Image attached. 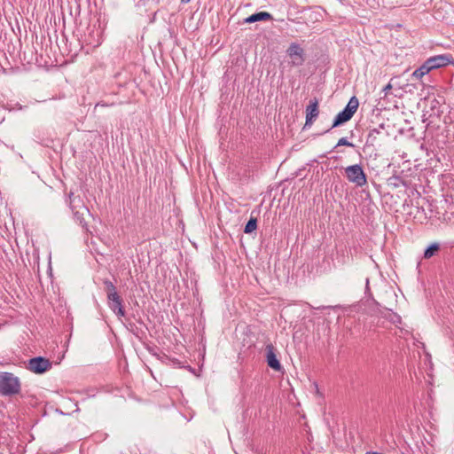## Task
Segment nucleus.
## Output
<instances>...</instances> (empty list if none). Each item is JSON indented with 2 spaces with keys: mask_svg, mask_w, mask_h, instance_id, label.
<instances>
[{
  "mask_svg": "<svg viewBox=\"0 0 454 454\" xmlns=\"http://www.w3.org/2000/svg\"><path fill=\"white\" fill-rule=\"evenodd\" d=\"M103 284H104V286H105L104 288H105V292L106 294V296L118 293L117 290H116L115 286L109 279H104L103 280Z\"/></svg>",
  "mask_w": 454,
  "mask_h": 454,
  "instance_id": "nucleus-16",
  "label": "nucleus"
},
{
  "mask_svg": "<svg viewBox=\"0 0 454 454\" xmlns=\"http://www.w3.org/2000/svg\"><path fill=\"white\" fill-rule=\"evenodd\" d=\"M26 368L35 374H43L51 368V363L45 357L36 356L29 359Z\"/></svg>",
  "mask_w": 454,
  "mask_h": 454,
  "instance_id": "nucleus-5",
  "label": "nucleus"
},
{
  "mask_svg": "<svg viewBox=\"0 0 454 454\" xmlns=\"http://www.w3.org/2000/svg\"><path fill=\"white\" fill-rule=\"evenodd\" d=\"M338 146H349V147H354V144L350 143L348 141L347 137H341L339 139L337 145H335V147H338Z\"/></svg>",
  "mask_w": 454,
  "mask_h": 454,
  "instance_id": "nucleus-18",
  "label": "nucleus"
},
{
  "mask_svg": "<svg viewBox=\"0 0 454 454\" xmlns=\"http://www.w3.org/2000/svg\"><path fill=\"white\" fill-rule=\"evenodd\" d=\"M190 1H191V0H181V3H182V4H187V3H189Z\"/></svg>",
  "mask_w": 454,
  "mask_h": 454,
  "instance_id": "nucleus-20",
  "label": "nucleus"
},
{
  "mask_svg": "<svg viewBox=\"0 0 454 454\" xmlns=\"http://www.w3.org/2000/svg\"><path fill=\"white\" fill-rule=\"evenodd\" d=\"M359 106V102H358V99L356 98V97L353 96L348 103L347 104V106H345V109L347 111H348L351 114H355V113L356 112L357 108Z\"/></svg>",
  "mask_w": 454,
  "mask_h": 454,
  "instance_id": "nucleus-15",
  "label": "nucleus"
},
{
  "mask_svg": "<svg viewBox=\"0 0 454 454\" xmlns=\"http://www.w3.org/2000/svg\"><path fill=\"white\" fill-rule=\"evenodd\" d=\"M353 117V114H351L348 111H347L345 108L340 112L334 118L333 122L332 124V127L326 131L328 132L333 128L339 127L345 122L348 121Z\"/></svg>",
  "mask_w": 454,
  "mask_h": 454,
  "instance_id": "nucleus-12",
  "label": "nucleus"
},
{
  "mask_svg": "<svg viewBox=\"0 0 454 454\" xmlns=\"http://www.w3.org/2000/svg\"><path fill=\"white\" fill-rule=\"evenodd\" d=\"M454 59L450 54H441L433 56L426 60L427 65L428 66L430 71L434 69H437L440 67H443L448 66L450 63H453Z\"/></svg>",
  "mask_w": 454,
  "mask_h": 454,
  "instance_id": "nucleus-7",
  "label": "nucleus"
},
{
  "mask_svg": "<svg viewBox=\"0 0 454 454\" xmlns=\"http://www.w3.org/2000/svg\"><path fill=\"white\" fill-rule=\"evenodd\" d=\"M318 101L317 98L309 101V104L306 107V126H310L313 121L318 116Z\"/></svg>",
  "mask_w": 454,
  "mask_h": 454,
  "instance_id": "nucleus-10",
  "label": "nucleus"
},
{
  "mask_svg": "<svg viewBox=\"0 0 454 454\" xmlns=\"http://www.w3.org/2000/svg\"><path fill=\"white\" fill-rule=\"evenodd\" d=\"M387 137V133L385 131L384 124H380L378 128H374L369 131L366 145L372 147L380 146L382 141Z\"/></svg>",
  "mask_w": 454,
  "mask_h": 454,
  "instance_id": "nucleus-6",
  "label": "nucleus"
},
{
  "mask_svg": "<svg viewBox=\"0 0 454 454\" xmlns=\"http://www.w3.org/2000/svg\"><path fill=\"white\" fill-rule=\"evenodd\" d=\"M68 205L73 212L74 219L82 225L85 230L87 228V223L84 220L85 214H90L88 207L84 205V202L80 195H74L73 192L68 193Z\"/></svg>",
  "mask_w": 454,
  "mask_h": 454,
  "instance_id": "nucleus-2",
  "label": "nucleus"
},
{
  "mask_svg": "<svg viewBox=\"0 0 454 454\" xmlns=\"http://www.w3.org/2000/svg\"><path fill=\"white\" fill-rule=\"evenodd\" d=\"M257 227V220L256 218L251 217L248 222L246 223L244 232L245 233H251L253 232Z\"/></svg>",
  "mask_w": 454,
  "mask_h": 454,
  "instance_id": "nucleus-17",
  "label": "nucleus"
},
{
  "mask_svg": "<svg viewBox=\"0 0 454 454\" xmlns=\"http://www.w3.org/2000/svg\"><path fill=\"white\" fill-rule=\"evenodd\" d=\"M266 361L269 367L275 370L276 372H280L282 369V365L278 359L277 358V355L275 353L274 346L270 343L266 345Z\"/></svg>",
  "mask_w": 454,
  "mask_h": 454,
  "instance_id": "nucleus-9",
  "label": "nucleus"
},
{
  "mask_svg": "<svg viewBox=\"0 0 454 454\" xmlns=\"http://www.w3.org/2000/svg\"><path fill=\"white\" fill-rule=\"evenodd\" d=\"M392 89V85L391 83H387L384 88H383V91L385 92V94L387 95L388 93V91Z\"/></svg>",
  "mask_w": 454,
  "mask_h": 454,
  "instance_id": "nucleus-19",
  "label": "nucleus"
},
{
  "mask_svg": "<svg viewBox=\"0 0 454 454\" xmlns=\"http://www.w3.org/2000/svg\"><path fill=\"white\" fill-rule=\"evenodd\" d=\"M440 250V245L436 242L430 244L424 251V259H430Z\"/></svg>",
  "mask_w": 454,
  "mask_h": 454,
  "instance_id": "nucleus-13",
  "label": "nucleus"
},
{
  "mask_svg": "<svg viewBox=\"0 0 454 454\" xmlns=\"http://www.w3.org/2000/svg\"><path fill=\"white\" fill-rule=\"evenodd\" d=\"M21 383L18 377L8 372H0V395L12 396L20 393Z\"/></svg>",
  "mask_w": 454,
  "mask_h": 454,
  "instance_id": "nucleus-1",
  "label": "nucleus"
},
{
  "mask_svg": "<svg viewBox=\"0 0 454 454\" xmlns=\"http://www.w3.org/2000/svg\"><path fill=\"white\" fill-rule=\"evenodd\" d=\"M341 264H345V260L343 259L342 262H341Z\"/></svg>",
  "mask_w": 454,
  "mask_h": 454,
  "instance_id": "nucleus-21",
  "label": "nucleus"
},
{
  "mask_svg": "<svg viewBox=\"0 0 454 454\" xmlns=\"http://www.w3.org/2000/svg\"><path fill=\"white\" fill-rule=\"evenodd\" d=\"M286 55L290 59L289 65L291 67H301L306 60V53L304 49L297 43H291L286 49Z\"/></svg>",
  "mask_w": 454,
  "mask_h": 454,
  "instance_id": "nucleus-4",
  "label": "nucleus"
},
{
  "mask_svg": "<svg viewBox=\"0 0 454 454\" xmlns=\"http://www.w3.org/2000/svg\"><path fill=\"white\" fill-rule=\"evenodd\" d=\"M347 179L358 187H363L367 184V176L359 164L348 166L345 168Z\"/></svg>",
  "mask_w": 454,
  "mask_h": 454,
  "instance_id": "nucleus-3",
  "label": "nucleus"
},
{
  "mask_svg": "<svg viewBox=\"0 0 454 454\" xmlns=\"http://www.w3.org/2000/svg\"><path fill=\"white\" fill-rule=\"evenodd\" d=\"M273 17L270 12H255L247 18L244 19L243 23H254L257 21H269L272 20Z\"/></svg>",
  "mask_w": 454,
  "mask_h": 454,
  "instance_id": "nucleus-11",
  "label": "nucleus"
},
{
  "mask_svg": "<svg viewBox=\"0 0 454 454\" xmlns=\"http://www.w3.org/2000/svg\"><path fill=\"white\" fill-rule=\"evenodd\" d=\"M429 72H430V69L425 61L419 68H417L412 73V76L415 77L416 79H420L425 74H428Z\"/></svg>",
  "mask_w": 454,
  "mask_h": 454,
  "instance_id": "nucleus-14",
  "label": "nucleus"
},
{
  "mask_svg": "<svg viewBox=\"0 0 454 454\" xmlns=\"http://www.w3.org/2000/svg\"><path fill=\"white\" fill-rule=\"evenodd\" d=\"M108 306L111 309V310L118 317H125V310L122 306V298L120 296V294H110L106 296Z\"/></svg>",
  "mask_w": 454,
  "mask_h": 454,
  "instance_id": "nucleus-8",
  "label": "nucleus"
}]
</instances>
